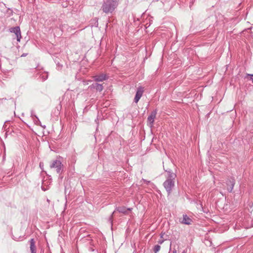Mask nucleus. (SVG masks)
Masks as SVG:
<instances>
[{
  "mask_svg": "<svg viewBox=\"0 0 253 253\" xmlns=\"http://www.w3.org/2000/svg\"><path fill=\"white\" fill-rule=\"evenodd\" d=\"M166 172H167V175H166V180L163 183V186L168 195H169L171 193L175 186L176 175L171 169L166 170Z\"/></svg>",
  "mask_w": 253,
  "mask_h": 253,
  "instance_id": "f257e3e1",
  "label": "nucleus"
},
{
  "mask_svg": "<svg viewBox=\"0 0 253 253\" xmlns=\"http://www.w3.org/2000/svg\"><path fill=\"white\" fill-rule=\"evenodd\" d=\"M119 0H106L104 1L101 9L106 14L112 13L117 7Z\"/></svg>",
  "mask_w": 253,
  "mask_h": 253,
  "instance_id": "f03ea898",
  "label": "nucleus"
},
{
  "mask_svg": "<svg viewBox=\"0 0 253 253\" xmlns=\"http://www.w3.org/2000/svg\"><path fill=\"white\" fill-rule=\"evenodd\" d=\"M50 167V168H55L57 173H60L63 170V165L60 161L55 160L53 161Z\"/></svg>",
  "mask_w": 253,
  "mask_h": 253,
  "instance_id": "7ed1b4c3",
  "label": "nucleus"
},
{
  "mask_svg": "<svg viewBox=\"0 0 253 253\" xmlns=\"http://www.w3.org/2000/svg\"><path fill=\"white\" fill-rule=\"evenodd\" d=\"M27 113H28L25 114L24 112H13V114L14 117H17L22 122H25V121H29V119H28L27 117L29 114L30 113V112H27Z\"/></svg>",
  "mask_w": 253,
  "mask_h": 253,
  "instance_id": "20e7f679",
  "label": "nucleus"
},
{
  "mask_svg": "<svg viewBox=\"0 0 253 253\" xmlns=\"http://www.w3.org/2000/svg\"><path fill=\"white\" fill-rule=\"evenodd\" d=\"M226 184L228 191L230 193L232 192L235 184V179L234 177L231 176L228 178L226 181Z\"/></svg>",
  "mask_w": 253,
  "mask_h": 253,
  "instance_id": "39448f33",
  "label": "nucleus"
},
{
  "mask_svg": "<svg viewBox=\"0 0 253 253\" xmlns=\"http://www.w3.org/2000/svg\"><path fill=\"white\" fill-rule=\"evenodd\" d=\"M10 31L11 32H13V33H15V34L16 36V38H17V41L18 42H20V39L21 38V31H20V27L19 26H16L15 27L11 28L10 29Z\"/></svg>",
  "mask_w": 253,
  "mask_h": 253,
  "instance_id": "423d86ee",
  "label": "nucleus"
},
{
  "mask_svg": "<svg viewBox=\"0 0 253 253\" xmlns=\"http://www.w3.org/2000/svg\"><path fill=\"white\" fill-rule=\"evenodd\" d=\"M144 92L143 88L142 86H139L137 89V91L134 99V101L137 103L140 98L141 97Z\"/></svg>",
  "mask_w": 253,
  "mask_h": 253,
  "instance_id": "0eeeda50",
  "label": "nucleus"
},
{
  "mask_svg": "<svg viewBox=\"0 0 253 253\" xmlns=\"http://www.w3.org/2000/svg\"><path fill=\"white\" fill-rule=\"evenodd\" d=\"M93 78L95 82H102L107 80L108 78L107 75L104 74L95 75Z\"/></svg>",
  "mask_w": 253,
  "mask_h": 253,
  "instance_id": "6e6552de",
  "label": "nucleus"
},
{
  "mask_svg": "<svg viewBox=\"0 0 253 253\" xmlns=\"http://www.w3.org/2000/svg\"><path fill=\"white\" fill-rule=\"evenodd\" d=\"M29 243L30 244V250L31 253H37V247L36 241L34 239H31Z\"/></svg>",
  "mask_w": 253,
  "mask_h": 253,
  "instance_id": "1a4fd4ad",
  "label": "nucleus"
},
{
  "mask_svg": "<svg viewBox=\"0 0 253 253\" xmlns=\"http://www.w3.org/2000/svg\"><path fill=\"white\" fill-rule=\"evenodd\" d=\"M89 87L91 88L95 89L97 91H98L99 92L101 91L104 88L103 84H99L98 83L92 84L91 85L89 86Z\"/></svg>",
  "mask_w": 253,
  "mask_h": 253,
  "instance_id": "9d476101",
  "label": "nucleus"
},
{
  "mask_svg": "<svg viewBox=\"0 0 253 253\" xmlns=\"http://www.w3.org/2000/svg\"><path fill=\"white\" fill-rule=\"evenodd\" d=\"M27 118L29 121L32 120L36 125H39L40 123L39 119L35 115H33L32 112H30Z\"/></svg>",
  "mask_w": 253,
  "mask_h": 253,
  "instance_id": "9b49d317",
  "label": "nucleus"
},
{
  "mask_svg": "<svg viewBox=\"0 0 253 253\" xmlns=\"http://www.w3.org/2000/svg\"><path fill=\"white\" fill-rule=\"evenodd\" d=\"M156 116V112H152L151 115L148 117V122L149 123L150 126H152L153 125L155 118Z\"/></svg>",
  "mask_w": 253,
  "mask_h": 253,
  "instance_id": "f8f14e48",
  "label": "nucleus"
},
{
  "mask_svg": "<svg viewBox=\"0 0 253 253\" xmlns=\"http://www.w3.org/2000/svg\"><path fill=\"white\" fill-rule=\"evenodd\" d=\"M192 220L189 218L186 214L183 215V218L181 221V222L183 224L186 225H190Z\"/></svg>",
  "mask_w": 253,
  "mask_h": 253,
  "instance_id": "ddd939ff",
  "label": "nucleus"
},
{
  "mask_svg": "<svg viewBox=\"0 0 253 253\" xmlns=\"http://www.w3.org/2000/svg\"><path fill=\"white\" fill-rule=\"evenodd\" d=\"M116 210L120 213H126L127 210H130L129 209H126L125 207H120L116 209Z\"/></svg>",
  "mask_w": 253,
  "mask_h": 253,
  "instance_id": "4468645a",
  "label": "nucleus"
},
{
  "mask_svg": "<svg viewBox=\"0 0 253 253\" xmlns=\"http://www.w3.org/2000/svg\"><path fill=\"white\" fill-rule=\"evenodd\" d=\"M160 249H161V247L160 245H155L153 249V251H154V253H157L160 250Z\"/></svg>",
  "mask_w": 253,
  "mask_h": 253,
  "instance_id": "2eb2a0df",
  "label": "nucleus"
},
{
  "mask_svg": "<svg viewBox=\"0 0 253 253\" xmlns=\"http://www.w3.org/2000/svg\"><path fill=\"white\" fill-rule=\"evenodd\" d=\"M48 75L46 73H43L41 75V78L42 79V81H45L47 79Z\"/></svg>",
  "mask_w": 253,
  "mask_h": 253,
  "instance_id": "dca6fc26",
  "label": "nucleus"
},
{
  "mask_svg": "<svg viewBox=\"0 0 253 253\" xmlns=\"http://www.w3.org/2000/svg\"><path fill=\"white\" fill-rule=\"evenodd\" d=\"M115 211H114L112 214H111V215L110 216L109 218V221H110V222L111 223V224H112V222H113V214H114Z\"/></svg>",
  "mask_w": 253,
  "mask_h": 253,
  "instance_id": "f3484780",
  "label": "nucleus"
},
{
  "mask_svg": "<svg viewBox=\"0 0 253 253\" xmlns=\"http://www.w3.org/2000/svg\"><path fill=\"white\" fill-rule=\"evenodd\" d=\"M247 76H250V80L253 82V74H247Z\"/></svg>",
  "mask_w": 253,
  "mask_h": 253,
  "instance_id": "a211bd4d",
  "label": "nucleus"
},
{
  "mask_svg": "<svg viewBox=\"0 0 253 253\" xmlns=\"http://www.w3.org/2000/svg\"><path fill=\"white\" fill-rule=\"evenodd\" d=\"M103 119V117L101 118V117H100L99 115V114L98 113L97 120H102Z\"/></svg>",
  "mask_w": 253,
  "mask_h": 253,
  "instance_id": "6ab92c4d",
  "label": "nucleus"
},
{
  "mask_svg": "<svg viewBox=\"0 0 253 253\" xmlns=\"http://www.w3.org/2000/svg\"><path fill=\"white\" fill-rule=\"evenodd\" d=\"M164 240H159L158 241V243L159 244H162L164 242Z\"/></svg>",
  "mask_w": 253,
  "mask_h": 253,
  "instance_id": "aec40b11",
  "label": "nucleus"
},
{
  "mask_svg": "<svg viewBox=\"0 0 253 253\" xmlns=\"http://www.w3.org/2000/svg\"><path fill=\"white\" fill-rule=\"evenodd\" d=\"M43 166V163L41 162V163H40V168H41V169H42Z\"/></svg>",
  "mask_w": 253,
  "mask_h": 253,
  "instance_id": "412c9836",
  "label": "nucleus"
},
{
  "mask_svg": "<svg viewBox=\"0 0 253 253\" xmlns=\"http://www.w3.org/2000/svg\"><path fill=\"white\" fill-rule=\"evenodd\" d=\"M144 181L145 183H146L147 184H148V183H149L150 182V181H147L146 180H144Z\"/></svg>",
  "mask_w": 253,
  "mask_h": 253,
  "instance_id": "4be33fe9",
  "label": "nucleus"
},
{
  "mask_svg": "<svg viewBox=\"0 0 253 253\" xmlns=\"http://www.w3.org/2000/svg\"><path fill=\"white\" fill-rule=\"evenodd\" d=\"M27 54H28L27 53H23L21 56L25 57V56H27Z\"/></svg>",
  "mask_w": 253,
  "mask_h": 253,
  "instance_id": "5701e85b",
  "label": "nucleus"
},
{
  "mask_svg": "<svg viewBox=\"0 0 253 253\" xmlns=\"http://www.w3.org/2000/svg\"><path fill=\"white\" fill-rule=\"evenodd\" d=\"M5 159V153H4L3 156V161H4Z\"/></svg>",
  "mask_w": 253,
  "mask_h": 253,
  "instance_id": "b1692460",
  "label": "nucleus"
},
{
  "mask_svg": "<svg viewBox=\"0 0 253 253\" xmlns=\"http://www.w3.org/2000/svg\"><path fill=\"white\" fill-rule=\"evenodd\" d=\"M173 253H176V251H175H175H173Z\"/></svg>",
  "mask_w": 253,
  "mask_h": 253,
  "instance_id": "393cba45",
  "label": "nucleus"
},
{
  "mask_svg": "<svg viewBox=\"0 0 253 253\" xmlns=\"http://www.w3.org/2000/svg\"><path fill=\"white\" fill-rule=\"evenodd\" d=\"M9 121H6L4 123L6 124L7 122H9Z\"/></svg>",
  "mask_w": 253,
  "mask_h": 253,
  "instance_id": "a878e982",
  "label": "nucleus"
},
{
  "mask_svg": "<svg viewBox=\"0 0 253 253\" xmlns=\"http://www.w3.org/2000/svg\"><path fill=\"white\" fill-rule=\"evenodd\" d=\"M182 253H185V251H183Z\"/></svg>",
  "mask_w": 253,
  "mask_h": 253,
  "instance_id": "bb28decb",
  "label": "nucleus"
}]
</instances>
